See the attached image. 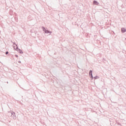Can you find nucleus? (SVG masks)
Listing matches in <instances>:
<instances>
[{"label":"nucleus","mask_w":126,"mask_h":126,"mask_svg":"<svg viewBox=\"0 0 126 126\" xmlns=\"http://www.w3.org/2000/svg\"><path fill=\"white\" fill-rule=\"evenodd\" d=\"M93 72V70H90V71H89V76H90L91 80H93V79H99V76H97V75L94 77Z\"/></svg>","instance_id":"f257e3e1"},{"label":"nucleus","mask_w":126,"mask_h":126,"mask_svg":"<svg viewBox=\"0 0 126 126\" xmlns=\"http://www.w3.org/2000/svg\"><path fill=\"white\" fill-rule=\"evenodd\" d=\"M11 116H13V118L14 120H15L16 119V115H15V112L12 111V112L10 113Z\"/></svg>","instance_id":"f03ea898"},{"label":"nucleus","mask_w":126,"mask_h":126,"mask_svg":"<svg viewBox=\"0 0 126 126\" xmlns=\"http://www.w3.org/2000/svg\"><path fill=\"white\" fill-rule=\"evenodd\" d=\"M41 28H42L43 31L44 32L45 34L46 32H47V29H46V28H45V27H42Z\"/></svg>","instance_id":"7ed1b4c3"},{"label":"nucleus","mask_w":126,"mask_h":126,"mask_svg":"<svg viewBox=\"0 0 126 126\" xmlns=\"http://www.w3.org/2000/svg\"><path fill=\"white\" fill-rule=\"evenodd\" d=\"M121 32H122V33H125V32H126V28H122L121 29Z\"/></svg>","instance_id":"20e7f679"},{"label":"nucleus","mask_w":126,"mask_h":126,"mask_svg":"<svg viewBox=\"0 0 126 126\" xmlns=\"http://www.w3.org/2000/svg\"><path fill=\"white\" fill-rule=\"evenodd\" d=\"M93 3L94 4H95V5H98V4H99V3L98 2V1H97L96 0H94L93 1Z\"/></svg>","instance_id":"39448f33"},{"label":"nucleus","mask_w":126,"mask_h":126,"mask_svg":"<svg viewBox=\"0 0 126 126\" xmlns=\"http://www.w3.org/2000/svg\"><path fill=\"white\" fill-rule=\"evenodd\" d=\"M52 34V31H50L48 30H46V32H45V34Z\"/></svg>","instance_id":"423d86ee"},{"label":"nucleus","mask_w":126,"mask_h":126,"mask_svg":"<svg viewBox=\"0 0 126 126\" xmlns=\"http://www.w3.org/2000/svg\"><path fill=\"white\" fill-rule=\"evenodd\" d=\"M17 52H18V53H20V54H21V55H22V54H23V51L19 48V49H18Z\"/></svg>","instance_id":"0eeeda50"},{"label":"nucleus","mask_w":126,"mask_h":126,"mask_svg":"<svg viewBox=\"0 0 126 126\" xmlns=\"http://www.w3.org/2000/svg\"><path fill=\"white\" fill-rule=\"evenodd\" d=\"M16 48L14 46V49L15 50V51H18V49H19V48H18V46H17V45L16 44Z\"/></svg>","instance_id":"6e6552de"},{"label":"nucleus","mask_w":126,"mask_h":126,"mask_svg":"<svg viewBox=\"0 0 126 126\" xmlns=\"http://www.w3.org/2000/svg\"><path fill=\"white\" fill-rule=\"evenodd\" d=\"M8 54H9L8 51H6V52H5V55H6V56H7V55H8Z\"/></svg>","instance_id":"1a4fd4ad"},{"label":"nucleus","mask_w":126,"mask_h":126,"mask_svg":"<svg viewBox=\"0 0 126 126\" xmlns=\"http://www.w3.org/2000/svg\"><path fill=\"white\" fill-rule=\"evenodd\" d=\"M15 57H16V58H18V55H15Z\"/></svg>","instance_id":"9d476101"},{"label":"nucleus","mask_w":126,"mask_h":126,"mask_svg":"<svg viewBox=\"0 0 126 126\" xmlns=\"http://www.w3.org/2000/svg\"><path fill=\"white\" fill-rule=\"evenodd\" d=\"M112 33H113L114 35L116 34L114 31H112Z\"/></svg>","instance_id":"9b49d317"},{"label":"nucleus","mask_w":126,"mask_h":126,"mask_svg":"<svg viewBox=\"0 0 126 126\" xmlns=\"http://www.w3.org/2000/svg\"><path fill=\"white\" fill-rule=\"evenodd\" d=\"M33 31H33V30H32L31 31V32H32V33H33V32H34Z\"/></svg>","instance_id":"f8f14e48"},{"label":"nucleus","mask_w":126,"mask_h":126,"mask_svg":"<svg viewBox=\"0 0 126 126\" xmlns=\"http://www.w3.org/2000/svg\"><path fill=\"white\" fill-rule=\"evenodd\" d=\"M19 63H21V61H18Z\"/></svg>","instance_id":"ddd939ff"},{"label":"nucleus","mask_w":126,"mask_h":126,"mask_svg":"<svg viewBox=\"0 0 126 126\" xmlns=\"http://www.w3.org/2000/svg\"><path fill=\"white\" fill-rule=\"evenodd\" d=\"M34 32L36 34V33H37V32L35 31Z\"/></svg>","instance_id":"4468645a"}]
</instances>
